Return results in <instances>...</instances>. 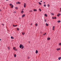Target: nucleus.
Wrapping results in <instances>:
<instances>
[{
    "instance_id": "1",
    "label": "nucleus",
    "mask_w": 61,
    "mask_h": 61,
    "mask_svg": "<svg viewBox=\"0 0 61 61\" xmlns=\"http://www.w3.org/2000/svg\"><path fill=\"white\" fill-rule=\"evenodd\" d=\"M19 47L20 48H21V49H23L24 48V46L23 45H22V44H20V45Z\"/></svg>"
},
{
    "instance_id": "2",
    "label": "nucleus",
    "mask_w": 61,
    "mask_h": 61,
    "mask_svg": "<svg viewBox=\"0 0 61 61\" xmlns=\"http://www.w3.org/2000/svg\"><path fill=\"white\" fill-rule=\"evenodd\" d=\"M9 5L11 8H13L14 7V5L11 4H10Z\"/></svg>"
},
{
    "instance_id": "3",
    "label": "nucleus",
    "mask_w": 61,
    "mask_h": 61,
    "mask_svg": "<svg viewBox=\"0 0 61 61\" xmlns=\"http://www.w3.org/2000/svg\"><path fill=\"white\" fill-rule=\"evenodd\" d=\"M26 4L25 3H24V7H26Z\"/></svg>"
},
{
    "instance_id": "4",
    "label": "nucleus",
    "mask_w": 61,
    "mask_h": 61,
    "mask_svg": "<svg viewBox=\"0 0 61 61\" xmlns=\"http://www.w3.org/2000/svg\"><path fill=\"white\" fill-rule=\"evenodd\" d=\"M60 15H61V14H60L58 13V15H57V16H59Z\"/></svg>"
},
{
    "instance_id": "5",
    "label": "nucleus",
    "mask_w": 61,
    "mask_h": 61,
    "mask_svg": "<svg viewBox=\"0 0 61 61\" xmlns=\"http://www.w3.org/2000/svg\"><path fill=\"white\" fill-rule=\"evenodd\" d=\"M55 26H53V29L52 30H55L54 28H55Z\"/></svg>"
},
{
    "instance_id": "6",
    "label": "nucleus",
    "mask_w": 61,
    "mask_h": 61,
    "mask_svg": "<svg viewBox=\"0 0 61 61\" xmlns=\"http://www.w3.org/2000/svg\"><path fill=\"white\" fill-rule=\"evenodd\" d=\"M38 51L37 50L36 51V54H37L38 53Z\"/></svg>"
},
{
    "instance_id": "7",
    "label": "nucleus",
    "mask_w": 61,
    "mask_h": 61,
    "mask_svg": "<svg viewBox=\"0 0 61 61\" xmlns=\"http://www.w3.org/2000/svg\"><path fill=\"white\" fill-rule=\"evenodd\" d=\"M25 14H23L22 15V17H25Z\"/></svg>"
},
{
    "instance_id": "8",
    "label": "nucleus",
    "mask_w": 61,
    "mask_h": 61,
    "mask_svg": "<svg viewBox=\"0 0 61 61\" xmlns=\"http://www.w3.org/2000/svg\"><path fill=\"white\" fill-rule=\"evenodd\" d=\"M47 39L48 40H50V38H49L48 37L47 38Z\"/></svg>"
},
{
    "instance_id": "9",
    "label": "nucleus",
    "mask_w": 61,
    "mask_h": 61,
    "mask_svg": "<svg viewBox=\"0 0 61 61\" xmlns=\"http://www.w3.org/2000/svg\"><path fill=\"white\" fill-rule=\"evenodd\" d=\"M56 50H58V51L59 50H60V48H59L58 49L57 48L56 49Z\"/></svg>"
},
{
    "instance_id": "10",
    "label": "nucleus",
    "mask_w": 61,
    "mask_h": 61,
    "mask_svg": "<svg viewBox=\"0 0 61 61\" xmlns=\"http://www.w3.org/2000/svg\"><path fill=\"white\" fill-rule=\"evenodd\" d=\"M61 59V57H59L58 58V59L59 60H60Z\"/></svg>"
},
{
    "instance_id": "11",
    "label": "nucleus",
    "mask_w": 61,
    "mask_h": 61,
    "mask_svg": "<svg viewBox=\"0 0 61 61\" xmlns=\"http://www.w3.org/2000/svg\"><path fill=\"white\" fill-rule=\"evenodd\" d=\"M17 25H13V26H14V27H15V26H17Z\"/></svg>"
},
{
    "instance_id": "12",
    "label": "nucleus",
    "mask_w": 61,
    "mask_h": 61,
    "mask_svg": "<svg viewBox=\"0 0 61 61\" xmlns=\"http://www.w3.org/2000/svg\"><path fill=\"white\" fill-rule=\"evenodd\" d=\"M46 33H45L44 34H43V36H45V35H46Z\"/></svg>"
},
{
    "instance_id": "13",
    "label": "nucleus",
    "mask_w": 61,
    "mask_h": 61,
    "mask_svg": "<svg viewBox=\"0 0 61 61\" xmlns=\"http://www.w3.org/2000/svg\"><path fill=\"white\" fill-rule=\"evenodd\" d=\"M22 35H24L25 34V33H23V32H22Z\"/></svg>"
},
{
    "instance_id": "14",
    "label": "nucleus",
    "mask_w": 61,
    "mask_h": 61,
    "mask_svg": "<svg viewBox=\"0 0 61 61\" xmlns=\"http://www.w3.org/2000/svg\"><path fill=\"white\" fill-rule=\"evenodd\" d=\"M45 16H46V17L47 16V14H45Z\"/></svg>"
},
{
    "instance_id": "15",
    "label": "nucleus",
    "mask_w": 61,
    "mask_h": 61,
    "mask_svg": "<svg viewBox=\"0 0 61 61\" xmlns=\"http://www.w3.org/2000/svg\"><path fill=\"white\" fill-rule=\"evenodd\" d=\"M58 23H60V22H61V21L60 20H58L57 21Z\"/></svg>"
},
{
    "instance_id": "16",
    "label": "nucleus",
    "mask_w": 61,
    "mask_h": 61,
    "mask_svg": "<svg viewBox=\"0 0 61 61\" xmlns=\"http://www.w3.org/2000/svg\"><path fill=\"white\" fill-rule=\"evenodd\" d=\"M46 25L47 26H48V24L46 23Z\"/></svg>"
},
{
    "instance_id": "17",
    "label": "nucleus",
    "mask_w": 61,
    "mask_h": 61,
    "mask_svg": "<svg viewBox=\"0 0 61 61\" xmlns=\"http://www.w3.org/2000/svg\"><path fill=\"white\" fill-rule=\"evenodd\" d=\"M11 39H14V38L12 36H11Z\"/></svg>"
},
{
    "instance_id": "18",
    "label": "nucleus",
    "mask_w": 61,
    "mask_h": 61,
    "mask_svg": "<svg viewBox=\"0 0 61 61\" xmlns=\"http://www.w3.org/2000/svg\"><path fill=\"white\" fill-rule=\"evenodd\" d=\"M33 11H37V10L36 9H34Z\"/></svg>"
},
{
    "instance_id": "19",
    "label": "nucleus",
    "mask_w": 61,
    "mask_h": 61,
    "mask_svg": "<svg viewBox=\"0 0 61 61\" xmlns=\"http://www.w3.org/2000/svg\"><path fill=\"white\" fill-rule=\"evenodd\" d=\"M35 25L36 26H37L38 25V24H37V23H36V24Z\"/></svg>"
},
{
    "instance_id": "20",
    "label": "nucleus",
    "mask_w": 61,
    "mask_h": 61,
    "mask_svg": "<svg viewBox=\"0 0 61 61\" xmlns=\"http://www.w3.org/2000/svg\"><path fill=\"white\" fill-rule=\"evenodd\" d=\"M39 4L40 5H42V4H41V3L40 2H39Z\"/></svg>"
},
{
    "instance_id": "21",
    "label": "nucleus",
    "mask_w": 61,
    "mask_h": 61,
    "mask_svg": "<svg viewBox=\"0 0 61 61\" xmlns=\"http://www.w3.org/2000/svg\"><path fill=\"white\" fill-rule=\"evenodd\" d=\"M44 7H46V4H44Z\"/></svg>"
},
{
    "instance_id": "22",
    "label": "nucleus",
    "mask_w": 61,
    "mask_h": 61,
    "mask_svg": "<svg viewBox=\"0 0 61 61\" xmlns=\"http://www.w3.org/2000/svg\"><path fill=\"white\" fill-rule=\"evenodd\" d=\"M51 15H54V14H53V13H51Z\"/></svg>"
},
{
    "instance_id": "23",
    "label": "nucleus",
    "mask_w": 61,
    "mask_h": 61,
    "mask_svg": "<svg viewBox=\"0 0 61 61\" xmlns=\"http://www.w3.org/2000/svg\"><path fill=\"white\" fill-rule=\"evenodd\" d=\"M17 30H18V31H19V28H17Z\"/></svg>"
},
{
    "instance_id": "24",
    "label": "nucleus",
    "mask_w": 61,
    "mask_h": 61,
    "mask_svg": "<svg viewBox=\"0 0 61 61\" xmlns=\"http://www.w3.org/2000/svg\"><path fill=\"white\" fill-rule=\"evenodd\" d=\"M23 12H24V11H23V10H22L21 11V13L22 14V13H23Z\"/></svg>"
},
{
    "instance_id": "25",
    "label": "nucleus",
    "mask_w": 61,
    "mask_h": 61,
    "mask_svg": "<svg viewBox=\"0 0 61 61\" xmlns=\"http://www.w3.org/2000/svg\"><path fill=\"white\" fill-rule=\"evenodd\" d=\"M13 49H14V50H15V47H14L13 48Z\"/></svg>"
},
{
    "instance_id": "26",
    "label": "nucleus",
    "mask_w": 61,
    "mask_h": 61,
    "mask_svg": "<svg viewBox=\"0 0 61 61\" xmlns=\"http://www.w3.org/2000/svg\"><path fill=\"white\" fill-rule=\"evenodd\" d=\"M18 4H20V2L19 1L18 2Z\"/></svg>"
},
{
    "instance_id": "27",
    "label": "nucleus",
    "mask_w": 61,
    "mask_h": 61,
    "mask_svg": "<svg viewBox=\"0 0 61 61\" xmlns=\"http://www.w3.org/2000/svg\"><path fill=\"white\" fill-rule=\"evenodd\" d=\"M8 48L9 50H10V48L9 47H8Z\"/></svg>"
},
{
    "instance_id": "28",
    "label": "nucleus",
    "mask_w": 61,
    "mask_h": 61,
    "mask_svg": "<svg viewBox=\"0 0 61 61\" xmlns=\"http://www.w3.org/2000/svg\"><path fill=\"white\" fill-rule=\"evenodd\" d=\"M59 46H61V43H60L59 44Z\"/></svg>"
},
{
    "instance_id": "29",
    "label": "nucleus",
    "mask_w": 61,
    "mask_h": 61,
    "mask_svg": "<svg viewBox=\"0 0 61 61\" xmlns=\"http://www.w3.org/2000/svg\"><path fill=\"white\" fill-rule=\"evenodd\" d=\"M14 57H16V54H15L14 55Z\"/></svg>"
},
{
    "instance_id": "30",
    "label": "nucleus",
    "mask_w": 61,
    "mask_h": 61,
    "mask_svg": "<svg viewBox=\"0 0 61 61\" xmlns=\"http://www.w3.org/2000/svg\"><path fill=\"white\" fill-rule=\"evenodd\" d=\"M33 11L32 10H31L30 11V12H31Z\"/></svg>"
},
{
    "instance_id": "31",
    "label": "nucleus",
    "mask_w": 61,
    "mask_h": 61,
    "mask_svg": "<svg viewBox=\"0 0 61 61\" xmlns=\"http://www.w3.org/2000/svg\"><path fill=\"white\" fill-rule=\"evenodd\" d=\"M39 10L40 11V12H41V9H39Z\"/></svg>"
},
{
    "instance_id": "32",
    "label": "nucleus",
    "mask_w": 61,
    "mask_h": 61,
    "mask_svg": "<svg viewBox=\"0 0 61 61\" xmlns=\"http://www.w3.org/2000/svg\"><path fill=\"white\" fill-rule=\"evenodd\" d=\"M15 8L16 9H18V8L16 7Z\"/></svg>"
},
{
    "instance_id": "33",
    "label": "nucleus",
    "mask_w": 61,
    "mask_h": 61,
    "mask_svg": "<svg viewBox=\"0 0 61 61\" xmlns=\"http://www.w3.org/2000/svg\"><path fill=\"white\" fill-rule=\"evenodd\" d=\"M45 22H46V20H45Z\"/></svg>"
},
{
    "instance_id": "34",
    "label": "nucleus",
    "mask_w": 61,
    "mask_h": 61,
    "mask_svg": "<svg viewBox=\"0 0 61 61\" xmlns=\"http://www.w3.org/2000/svg\"><path fill=\"white\" fill-rule=\"evenodd\" d=\"M49 6H50L48 4V7H49Z\"/></svg>"
},
{
    "instance_id": "35",
    "label": "nucleus",
    "mask_w": 61,
    "mask_h": 61,
    "mask_svg": "<svg viewBox=\"0 0 61 61\" xmlns=\"http://www.w3.org/2000/svg\"><path fill=\"white\" fill-rule=\"evenodd\" d=\"M29 58H30L29 57H28L27 58L28 59H29Z\"/></svg>"
},
{
    "instance_id": "36",
    "label": "nucleus",
    "mask_w": 61,
    "mask_h": 61,
    "mask_svg": "<svg viewBox=\"0 0 61 61\" xmlns=\"http://www.w3.org/2000/svg\"><path fill=\"white\" fill-rule=\"evenodd\" d=\"M54 18H55V19H56V17H55Z\"/></svg>"
},
{
    "instance_id": "37",
    "label": "nucleus",
    "mask_w": 61,
    "mask_h": 61,
    "mask_svg": "<svg viewBox=\"0 0 61 61\" xmlns=\"http://www.w3.org/2000/svg\"><path fill=\"white\" fill-rule=\"evenodd\" d=\"M52 19H54V17H52Z\"/></svg>"
},
{
    "instance_id": "38",
    "label": "nucleus",
    "mask_w": 61,
    "mask_h": 61,
    "mask_svg": "<svg viewBox=\"0 0 61 61\" xmlns=\"http://www.w3.org/2000/svg\"><path fill=\"white\" fill-rule=\"evenodd\" d=\"M30 25H32V23H31V24H30Z\"/></svg>"
},
{
    "instance_id": "39",
    "label": "nucleus",
    "mask_w": 61,
    "mask_h": 61,
    "mask_svg": "<svg viewBox=\"0 0 61 61\" xmlns=\"http://www.w3.org/2000/svg\"><path fill=\"white\" fill-rule=\"evenodd\" d=\"M60 9L61 10L60 11V12L61 11V8H60Z\"/></svg>"
},
{
    "instance_id": "40",
    "label": "nucleus",
    "mask_w": 61,
    "mask_h": 61,
    "mask_svg": "<svg viewBox=\"0 0 61 61\" xmlns=\"http://www.w3.org/2000/svg\"><path fill=\"white\" fill-rule=\"evenodd\" d=\"M14 13H16V12H15V11H14Z\"/></svg>"
},
{
    "instance_id": "41",
    "label": "nucleus",
    "mask_w": 61,
    "mask_h": 61,
    "mask_svg": "<svg viewBox=\"0 0 61 61\" xmlns=\"http://www.w3.org/2000/svg\"><path fill=\"white\" fill-rule=\"evenodd\" d=\"M15 50V51H17V50L16 49V50Z\"/></svg>"
},
{
    "instance_id": "42",
    "label": "nucleus",
    "mask_w": 61,
    "mask_h": 61,
    "mask_svg": "<svg viewBox=\"0 0 61 61\" xmlns=\"http://www.w3.org/2000/svg\"><path fill=\"white\" fill-rule=\"evenodd\" d=\"M2 25H4V24H2Z\"/></svg>"
},
{
    "instance_id": "43",
    "label": "nucleus",
    "mask_w": 61,
    "mask_h": 61,
    "mask_svg": "<svg viewBox=\"0 0 61 61\" xmlns=\"http://www.w3.org/2000/svg\"><path fill=\"white\" fill-rule=\"evenodd\" d=\"M46 2H44V4H45V3Z\"/></svg>"
},
{
    "instance_id": "44",
    "label": "nucleus",
    "mask_w": 61,
    "mask_h": 61,
    "mask_svg": "<svg viewBox=\"0 0 61 61\" xmlns=\"http://www.w3.org/2000/svg\"><path fill=\"white\" fill-rule=\"evenodd\" d=\"M0 11H1V10L0 9Z\"/></svg>"
},
{
    "instance_id": "45",
    "label": "nucleus",
    "mask_w": 61,
    "mask_h": 61,
    "mask_svg": "<svg viewBox=\"0 0 61 61\" xmlns=\"http://www.w3.org/2000/svg\"><path fill=\"white\" fill-rule=\"evenodd\" d=\"M28 42H29V43H30V41H29Z\"/></svg>"
},
{
    "instance_id": "46",
    "label": "nucleus",
    "mask_w": 61,
    "mask_h": 61,
    "mask_svg": "<svg viewBox=\"0 0 61 61\" xmlns=\"http://www.w3.org/2000/svg\"><path fill=\"white\" fill-rule=\"evenodd\" d=\"M41 2H42V1H41Z\"/></svg>"
},
{
    "instance_id": "47",
    "label": "nucleus",
    "mask_w": 61,
    "mask_h": 61,
    "mask_svg": "<svg viewBox=\"0 0 61 61\" xmlns=\"http://www.w3.org/2000/svg\"><path fill=\"white\" fill-rule=\"evenodd\" d=\"M16 4H18V3H17V2L16 3Z\"/></svg>"
},
{
    "instance_id": "48",
    "label": "nucleus",
    "mask_w": 61,
    "mask_h": 61,
    "mask_svg": "<svg viewBox=\"0 0 61 61\" xmlns=\"http://www.w3.org/2000/svg\"><path fill=\"white\" fill-rule=\"evenodd\" d=\"M1 39H0V41H1Z\"/></svg>"
},
{
    "instance_id": "49",
    "label": "nucleus",
    "mask_w": 61,
    "mask_h": 61,
    "mask_svg": "<svg viewBox=\"0 0 61 61\" xmlns=\"http://www.w3.org/2000/svg\"><path fill=\"white\" fill-rule=\"evenodd\" d=\"M6 1H8V0H6Z\"/></svg>"
},
{
    "instance_id": "50",
    "label": "nucleus",
    "mask_w": 61,
    "mask_h": 61,
    "mask_svg": "<svg viewBox=\"0 0 61 61\" xmlns=\"http://www.w3.org/2000/svg\"><path fill=\"white\" fill-rule=\"evenodd\" d=\"M19 19H20V18H19Z\"/></svg>"
},
{
    "instance_id": "51",
    "label": "nucleus",
    "mask_w": 61,
    "mask_h": 61,
    "mask_svg": "<svg viewBox=\"0 0 61 61\" xmlns=\"http://www.w3.org/2000/svg\"><path fill=\"white\" fill-rule=\"evenodd\" d=\"M41 33H42V32H41Z\"/></svg>"
}]
</instances>
